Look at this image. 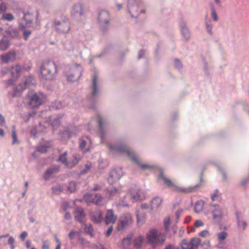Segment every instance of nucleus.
<instances>
[{"label": "nucleus", "instance_id": "1", "mask_svg": "<svg viewBox=\"0 0 249 249\" xmlns=\"http://www.w3.org/2000/svg\"><path fill=\"white\" fill-rule=\"evenodd\" d=\"M108 147L111 152H116L127 155L134 163L138 165L143 170H151L153 168V165L148 164H143L141 160L136 156L133 151L125 145H113L111 144H109Z\"/></svg>", "mask_w": 249, "mask_h": 249}, {"label": "nucleus", "instance_id": "2", "mask_svg": "<svg viewBox=\"0 0 249 249\" xmlns=\"http://www.w3.org/2000/svg\"><path fill=\"white\" fill-rule=\"evenodd\" d=\"M40 73L42 79L46 80L53 79L57 73V68L54 62L52 60L43 62L40 67Z\"/></svg>", "mask_w": 249, "mask_h": 249}, {"label": "nucleus", "instance_id": "3", "mask_svg": "<svg viewBox=\"0 0 249 249\" xmlns=\"http://www.w3.org/2000/svg\"><path fill=\"white\" fill-rule=\"evenodd\" d=\"M148 243L153 247L162 246L166 240L165 236L158 230L153 229L146 234Z\"/></svg>", "mask_w": 249, "mask_h": 249}, {"label": "nucleus", "instance_id": "4", "mask_svg": "<svg viewBox=\"0 0 249 249\" xmlns=\"http://www.w3.org/2000/svg\"><path fill=\"white\" fill-rule=\"evenodd\" d=\"M82 67L77 64L68 66L65 71L68 81L71 83L78 81L82 75Z\"/></svg>", "mask_w": 249, "mask_h": 249}, {"label": "nucleus", "instance_id": "5", "mask_svg": "<svg viewBox=\"0 0 249 249\" xmlns=\"http://www.w3.org/2000/svg\"><path fill=\"white\" fill-rule=\"evenodd\" d=\"M53 27L56 33L59 35H66L71 29L69 20L65 17L55 18L53 21Z\"/></svg>", "mask_w": 249, "mask_h": 249}, {"label": "nucleus", "instance_id": "6", "mask_svg": "<svg viewBox=\"0 0 249 249\" xmlns=\"http://www.w3.org/2000/svg\"><path fill=\"white\" fill-rule=\"evenodd\" d=\"M85 11L82 3L78 2L73 5L71 10V16L75 20L80 21L85 17Z\"/></svg>", "mask_w": 249, "mask_h": 249}, {"label": "nucleus", "instance_id": "7", "mask_svg": "<svg viewBox=\"0 0 249 249\" xmlns=\"http://www.w3.org/2000/svg\"><path fill=\"white\" fill-rule=\"evenodd\" d=\"M28 98L29 99L28 105L31 107H35L40 106L45 100L44 95L41 93L29 94Z\"/></svg>", "mask_w": 249, "mask_h": 249}, {"label": "nucleus", "instance_id": "8", "mask_svg": "<svg viewBox=\"0 0 249 249\" xmlns=\"http://www.w3.org/2000/svg\"><path fill=\"white\" fill-rule=\"evenodd\" d=\"M141 6L140 0H128L127 9L132 18H137L139 13L143 12L142 9L139 10Z\"/></svg>", "mask_w": 249, "mask_h": 249}, {"label": "nucleus", "instance_id": "9", "mask_svg": "<svg viewBox=\"0 0 249 249\" xmlns=\"http://www.w3.org/2000/svg\"><path fill=\"white\" fill-rule=\"evenodd\" d=\"M133 221L132 216L130 213H124L120 217L118 224L117 230L118 231H122L124 229L131 225Z\"/></svg>", "mask_w": 249, "mask_h": 249}, {"label": "nucleus", "instance_id": "10", "mask_svg": "<svg viewBox=\"0 0 249 249\" xmlns=\"http://www.w3.org/2000/svg\"><path fill=\"white\" fill-rule=\"evenodd\" d=\"M110 20V15L107 11L103 10L100 11L98 16V21L103 29H105L109 25Z\"/></svg>", "mask_w": 249, "mask_h": 249}, {"label": "nucleus", "instance_id": "11", "mask_svg": "<svg viewBox=\"0 0 249 249\" xmlns=\"http://www.w3.org/2000/svg\"><path fill=\"white\" fill-rule=\"evenodd\" d=\"M35 81L33 77L31 76L25 77L24 79V83L23 84H20L18 85L16 89V92H19L27 88H30L35 85Z\"/></svg>", "mask_w": 249, "mask_h": 249}, {"label": "nucleus", "instance_id": "12", "mask_svg": "<svg viewBox=\"0 0 249 249\" xmlns=\"http://www.w3.org/2000/svg\"><path fill=\"white\" fill-rule=\"evenodd\" d=\"M123 175V172L122 168L115 169L110 172L107 181L109 183L112 184L119 180Z\"/></svg>", "mask_w": 249, "mask_h": 249}, {"label": "nucleus", "instance_id": "13", "mask_svg": "<svg viewBox=\"0 0 249 249\" xmlns=\"http://www.w3.org/2000/svg\"><path fill=\"white\" fill-rule=\"evenodd\" d=\"M17 53L15 50H11L7 53L0 55L1 64H7L13 62L16 60Z\"/></svg>", "mask_w": 249, "mask_h": 249}, {"label": "nucleus", "instance_id": "14", "mask_svg": "<svg viewBox=\"0 0 249 249\" xmlns=\"http://www.w3.org/2000/svg\"><path fill=\"white\" fill-rule=\"evenodd\" d=\"M85 200L88 202H93L96 205H101L103 200V197L98 194H86L84 196Z\"/></svg>", "mask_w": 249, "mask_h": 249}, {"label": "nucleus", "instance_id": "15", "mask_svg": "<svg viewBox=\"0 0 249 249\" xmlns=\"http://www.w3.org/2000/svg\"><path fill=\"white\" fill-rule=\"evenodd\" d=\"M209 209L211 210L213 219L216 221H220L223 217L222 210L218 205H210Z\"/></svg>", "mask_w": 249, "mask_h": 249}, {"label": "nucleus", "instance_id": "16", "mask_svg": "<svg viewBox=\"0 0 249 249\" xmlns=\"http://www.w3.org/2000/svg\"><path fill=\"white\" fill-rule=\"evenodd\" d=\"M89 217L91 220L96 224L100 223L103 220L102 212L99 210H92L90 213Z\"/></svg>", "mask_w": 249, "mask_h": 249}, {"label": "nucleus", "instance_id": "17", "mask_svg": "<svg viewBox=\"0 0 249 249\" xmlns=\"http://www.w3.org/2000/svg\"><path fill=\"white\" fill-rule=\"evenodd\" d=\"M117 219V216L115 214L112 209H108L107 211L105 219V222L106 225L114 224Z\"/></svg>", "mask_w": 249, "mask_h": 249}, {"label": "nucleus", "instance_id": "18", "mask_svg": "<svg viewBox=\"0 0 249 249\" xmlns=\"http://www.w3.org/2000/svg\"><path fill=\"white\" fill-rule=\"evenodd\" d=\"M179 27L181 35L187 41L189 40L191 36V34L188 28L187 27L186 22L183 19L180 20L179 21Z\"/></svg>", "mask_w": 249, "mask_h": 249}, {"label": "nucleus", "instance_id": "19", "mask_svg": "<svg viewBox=\"0 0 249 249\" xmlns=\"http://www.w3.org/2000/svg\"><path fill=\"white\" fill-rule=\"evenodd\" d=\"M73 214L75 220L81 223L85 222L86 214L83 208L81 207L76 208L73 212Z\"/></svg>", "mask_w": 249, "mask_h": 249}, {"label": "nucleus", "instance_id": "20", "mask_svg": "<svg viewBox=\"0 0 249 249\" xmlns=\"http://www.w3.org/2000/svg\"><path fill=\"white\" fill-rule=\"evenodd\" d=\"M91 142L87 137H83L79 140V147L84 152L89 151Z\"/></svg>", "mask_w": 249, "mask_h": 249}, {"label": "nucleus", "instance_id": "21", "mask_svg": "<svg viewBox=\"0 0 249 249\" xmlns=\"http://www.w3.org/2000/svg\"><path fill=\"white\" fill-rule=\"evenodd\" d=\"M59 170V166H53L50 168L47 169L44 174V178L48 180L52 178L53 174L57 173Z\"/></svg>", "mask_w": 249, "mask_h": 249}, {"label": "nucleus", "instance_id": "22", "mask_svg": "<svg viewBox=\"0 0 249 249\" xmlns=\"http://www.w3.org/2000/svg\"><path fill=\"white\" fill-rule=\"evenodd\" d=\"M19 16L24 19L26 22L27 26L30 27L33 23V19L31 18V14L29 12L25 13L22 11H20L18 13Z\"/></svg>", "mask_w": 249, "mask_h": 249}, {"label": "nucleus", "instance_id": "23", "mask_svg": "<svg viewBox=\"0 0 249 249\" xmlns=\"http://www.w3.org/2000/svg\"><path fill=\"white\" fill-rule=\"evenodd\" d=\"M23 70V67L19 65H16L10 68V71L13 78H18Z\"/></svg>", "mask_w": 249, "mask_h": 249}, {"label": "nucleus", "instance_id": "24", "mask_svg": "<svg viewBox=\"0 0 249 249\" xmlns=\"http://www.w3.org/2000/svg\"><path fill=\"white\" fill-rule=\"evenodd\" d=\"M61 117L59 115H52L49 117L47 121L51 124L53 128H57L60 123Z\"/></svg>", "mask_w": 249, "mask_h": 249}, {"label": "nucleus", "instance_id": "25", "mask_svg": "<svg viewBox=\"0 0 249 249\" xmlns=\"http://www.w3.org/2000/svg\"><path fill=\"white\" fill-rule=\"evenodd\" d=\"M129 194L131 198L135 200H142L144 198V194L140 190H130Z\"/></svg>", "mask_w": 249, "mask_h": 249}, {"label": "nucleus", "instance_id": "26", "mask_svg": "<svg viewBox=\"0 0 249 249\" xmlns=\"http://www.w3.org/2000/svg\"><path fill=\"white\" fill-rule=\"evenodd\" d=\"M98 84V77L96 74H95L92 79L91 82V88L92 92L91 94L93 97H95L99 91V89L97 88Z\"/></svg>", "mask_w": 249, "mask_h": 249}, {"label": "nucleus", "instance_id": "27", "mask_svg": "<svg viewBox=\"0 0 249 249\" xmlns=\"http://www.w3.org/2000/svg\"><path fill=\"white\" fill-rule=\"evenodd\" d=\"M136 217L137 222L142 225L145 221L146 214L142 210H138L136 212Z\"/></svg>", "mask_w": 249, "mask_h": 249}, {"label": "nucleus", "instance_id": "28", "mask_svg": "<svg viewBox=\"0 0 249 249\" xmlns=\"http://www.w3.org/2000/svg\"><path fill=\"white\" fill-rule=\"evenodd\" d=\"M162 200L159 197L154 198L150 202L151 209L155 210L157 209L161 204Z\"/></svg>", "mask_w": 249, "mask_h": 249}, {"label": "nucleus", "instance_id": "29", "mask_svg": "<svg viewBox=\"0 0 249 249\" xmlns=\"http://www.w3.org/2000/svg\"><path fill=\"white\" fill-rule=\"evenodd\" d=\"M10 42L6 38H3L0 40V51H5L10 46Z\"/></svg>", "mask_w": 249, "mask_h": 249}, {"label": "nucleus", "instance_id": "30", "mask_svg": "<svg viewBox=\"0 0 249 249\" xmlns=\"http://www.w3.org/2000/svg\"><path fill=\"white\" fill-rule=\"evenodd\" d=\"M6 32L12 38H16L19 36V32L17 29L10 27Z\"/></svg>", "mask_w": 249, "mask_h": 249}, {"label": "nucleus", "instance_id": "31", "mask_svg": "<svg viewBox=\"0 0 249 249\" xmlns=\"http://www.w3.org/2000/svg\"><path fill=\"white\" fill-rule=\"evenodd\" d=\"M67 152H65L63 153L60 155L59 158L57 159V161L64 164L67 168L69 165V162L67 161Z\"/></svg>", "mask_w": 249, "mask_h": 249}, {"label": "nucleus", "instance_id": "32", "mask_svg": "<svg viewBox=\"0 0 249 249\" xmlns=\"http://www.w3.org/2000/svg\"><path fill=\"white\" fill-rule=\"evenodd\" d=\"M81 160V157L78 154H74L72 156L71 162H69L68 168H71L75 166Z\"/></svg>", "mask_w": 249, "mask_h": 249}, {"label": "nucleus", "instance_id": "33", "mask_svg": "<svg viewBox=\"0 0 249 249\" xmlns=\"http://www.w3.org/2000/svg\"><path fill=\"white\" fill-rule=\"evenodd\" d=\"M201 241L198 238H193L190 241L191 247L189 249H197Z\"/></svg>", "mask_w": 249, "mask_h": 249}, {"label": "nucleus", "instance_id": "34", "mask_svg": "<svg viewBox=\"0 0 249 249\" xmlns=\"http://www.w3.org/2000/svg\"><path fill=\"white\" fill-rule=\"evenodd\" d=\"M19 28L23 31V38L25 40H27L32 33L31 31L29 30H26L25 27L22 24L20 23L18 26Z\"/></svg>", "mask_w": 249, "mask_h": 249}, {"label": "nucleus", "instance_id": "35", "mask_svg": "<svg viewBox=\"0 0 249 249\" xmlns=\"http://www.w3.org/2000/svg\"><path fill=\"white\" fill-rule=\"evenodd\" d=\"M106 192V196L109 198H111L112 196L117 195L118 190L116 188L110 187L107 189Z\"/></svg>", "mask_w": 249, "mask_h": 249}, {"label": "nucleus", "instance_id": "36", "mask_svg": "<svg viewBox=\"0 0 249 249\" xmlns=\"http://www.w3.org/2000/svg\"><path fill=\"white\" fill-rule=\"evenodd\" d=\"M159 178L161 179L167 186L168 187H172L174 186L173 182L169 179L166 178L162 173H160Z\"/></svg>", "mask_w": 249, "mask_h": 249}, {"label": "nucleus", "instance_id": "37", "mask_svg": "<svg viewBox=\"0 0 249 249\" xmlns=\"http://www.w3.org/2000/svg\"><path fill=\"white\" fill-rule=\"evenodd\" d=\"M204 205L203 201L202 200L198 201L196 202L195 206V211L196 213H199L201 212L203 209Z\"/></svg>", "mask_w": 249, "mask_h": 249}, {"label": "nucleus", "instance_id": "38", "mask_svg": "<svg viewBox=\"0 0 249 249\" xmlns=\"http://www.w3.org/2000/svg\"><path fill=\"white\" fill-rule=\"evenodd\" d=\"M211 9V17L215 22H217L218 20V18L215 10L214 5L213 3H210Z\"/></svg>", "mask_w": 249, "mask_h": 249}, {"label": "nucleus", "instance_id": "39", "mask_svg": "<svg viewBox=\"0 0 249 249\" xmlns=\"http://www.w3.org/2000/svg\"><path fill=\"white\" fill-rule=\"evenodd\" d=\"M92 167V164L88 162L85 164L84 166L81 169L80 173L81 174H86L89 172Z\"/></svg>", "mask_w": 249, "mask_h": 249}, {"label": "nucleus", "instance_id": "40", "mask_svg": "<svg viewBox=\"0 0 249 249\" xmlns=\"http://www.w3.org/2000/svg\"><path fill=\"white\" fill-rule=\"evenodd\" d=\"M143 241V237L140 236L137 237L135 241L134 247L137 249H139L141 248L142 244Z\"/></svg>", "mask_w": 249, "mask_h": 249}, {"label": "nucleus", "instance_id": "41", "mask_svg": "<svg viewBox=\"0 0 249 249\" xmlns=\"http://www.w3.org/2000/svg\"><path fill=\"white\" fill-rule=\"evenodd\" d=\"M98 121L101 132V138L102 140L105 135V132L103 130L104 122L103 119L100 116H98Z\"/></svg>", "mask_w": 249, "mask_h": 249}, {"label": "nucleus", "instance_id": "42", "mask_svg": "<svg viewBox=\"0 0 249 249\" xmlns=\"http://www.w3.org/2000/svg\"><path fill=\"white\" fill-rule=\"evenodd\" d=\"M131 236H127L123 240L122 245L124 249H126L128 248L131 243Z\"/></svg>", "mask_w": 249, "mask_h": 249}, {"label": "nucleus", "instance_id": "43", "mask_svg": "<svg viewBox=\"0 0 249 249\" xmlns=\"http://www.w3.org/2000/svg\"><path fill=\"white\" fill-rule=\"evenodd\" d=\"M12 137L13 138V144H18L19 142L17 139L16 131V126L13 125L12 126Z\"/></svg>", "mask_w": 249, "mask_h": 249}, {"label": "nucleus", "instance_id": "44", "mask_svg": "<svg viewBox=\"0 0 249 249\" xmlns=\"http://www.w3.org/2000/svg\"><path fill=\"white\" fill-rule=\"evenodd\" d=\"M228 236V233L225 231H221L217 233V239L219 242L225 240Z\"/></svg>", "mask_w": 249, "mask_h": 249}, {"label": "nucleus", "instance_id": "45", "mask_svg": "<svg viewBox=\"0 0 249 249\" xmlns=\"http://www.w3.org/2000/svg\"><path fill=\"white\" fill-rule=\"evenodd\" d=\"M180 246L182 249H189L191 247L190 241L183 239L180 243Z\"/></svg>", "mask_w": 249, "mask_h": 249}, {"label": "nucleus", "instance_id": "46", "mask_svg": "<svg viewBox=\"0 0 249 249\" xmlns=\"http://www.w3.org/2000/svg\"><path fill=\"white\" fill-rule=\"evenodd\" d=\"M1 18L4 20L11 21L14 19V17L11 13H6L2 15Z\"/></svg>", "mask_w": 249, "mask_h": 249}, {"label": "nucleus", "instance_id": "47", "mask_svg": "<svg viewBox=\"0 0 249 249\" xmlns=\"http://www.w3.org/2000/svg\"><path fill=\"white\" fill-rule=\"evenodd\" d=\"M237 222L238 227L239 229H242V230H244L246 229L247 226V223L242 219H239Z\"/></svg>", "mask_w": 249, "mask_h": 249}, {"label": "nucleus", "instance_id": "48", "mask_svg": "<svg viewBox=\"0 0 249 249\" xmlns=\"http://www.w3.org/2000/svg\"><path fill=\"white\" fill-rule=\"evenodd\" d=\"M205 25L208 33L210 35H212L213 34L212 29L213 28V24H212L209 21H206Z\"/></svg>", "mask_w": 249, "mask_h": 249}, {"label": "nucleus", "instance_id": "49", "mask_svg": "<svg viewBox=\"0 0 249 249\" xmlns=\"http://www.w3.org/2000/svg\"><path fill=\"white\" fill-rule=\"evenodd\" d=\"M68 190L70 193L74 192L76 189V184L74 182H70L68 186Z\"/></svg>", "mask_w": 249, "mask_h": 249}, {"label": "nucleus", "instance_id": "50", "mask_svg": "<svg viewBox=\"0 0 249 249\" xmlns=\"http://www.w3.org/2000/svg\"><path fill=\"white\" fill-rule=\"evenodd\" d=\"M53 107L56 109H60L64 107L60 101H55L53 105Z\"/></svg>", "mask_w": 249, "mask_h": 249}, {"label": "nucleus", "instance_id": "51", "mask_svg": "<svg viewBox=\"0 0 249 249\" xmlns=\"http://www.w3.org/2000/svg\"><path fill=\"white\" fill-rule=\"evenodd\" d=\"M249 178L242 179L239 183L240 185L242 187H245L249 181Z\"/></svg>", "mask_w": 249, "mask_h": 249}, {"label": "nucleus", "instance_id": "52", "mask_svg": "<svg viewBox=\"0 0 249 249\" xmlns=\"http://www.w3.org/2000/svg\"><path fill=\"white\" fill-rule=\"evenodd\" d=\"M6 10H7L6 4L4 2H2L1 3H0V14L5 12Z\"/></svg>", "mask_w": 249, "mask_h": 249}, {"label": "nucleus", "instance_id": "53", "mask_svg": "<svg viewBox=\"0 0 249 249\" xmlns=\"http://www.w3.org/2000/svg\"><path fill=\"white\" fill-rule=\"evenodd\" d=\"M52 190L53 193L58 194L61 191V187L59 185L53 187Z\"/></svg>", "mask_w": 249, "mask_h": 249}, {"label": "nucleus", "instance_id": "54", "mask_svg": "<svg viewBox=\"0 0 249 249\" xmlns=\"http://www.w3.org/2000/svg\"><path fill=\"white\" fill-rule=\"evenodd\" d=\"M175 67L178 70H180L182 67V64L179 60H175Z\"/></svg>", "mask_w": 249, "mask_h": 249}, {"label": "nucleus", "instance_id": "55", "mask_svg": "<svg viewBox=\"0 0 249 249\" xmlns=\"http://www.w3.org/2000/svg\"><path fill=\"white\" fill-rule=\"evenodd\" d=\"M78 233L76 231H71L69 234V237L70 239L72 240L74 238L75 235L78 234Z\"/></svg>", "mask_w": 249, "mask_h": 249}, {"label": "nucleus", "instance_id": "56", "mask_svg": "<svg viewBox=\"0 0 249 249\" xmlns=\"http://www.w3.org/2000/svg\"><path fill=\"white\" fill-rule=\"evenodd\" d=\"M199 236L203 237H208L210 234L209 232L207 230H204L200 232L199 234Z\"/></svg>", "mask_w": 249, "mask_h": 249}, {"label": "nucleus", "instance_id": "57", "mask_svg": "<svg viewBox=\"0 0 249 249\" xmlns=\"http://www.w3.org/2000/svg\"><path fill=\"white\" fill-rule=\"evenodd\" d=\"M170 219L169 217L166 218L164 220V227H165V229H166V230H167L170 225Z\"/></svg>", "mask_w": 249, "mask_h": 249}, {"label": "nucleus", "instance_id": "58", "mask_svg": "<svg viewBox=\"0 0 249 249\" xmlns=\"http://www.w3.org/2000/svg\"><path fill=\"white\" fill-rule=\"evenodd\" d=\"M203 249H208L210 247V242L209 241L204 242L201 245Z\"/></svg>", "mask_w": 249, "mask_h": 249}, {"label": "nucleus", "instance_id": "59", "mask_svg": "<svg viewBox=\"0 0 249 249\" xmlns=\"http://www.w3.org/2000/svg\"><path fill=\"white\" fill-rule=\"evenodd\" d=\"M113 231V226H110L107 229V231L106 232V236L108 237H109L111 233H112Z\"/></svg>", "mask_w": 249, "mask_h": 249}, {"label": "nucleus", "instance_id": "60", "mask_svg": "<svg viewBox=\"0 0 249 249\" xmlns=\"http://www.w3.org/2000/svg\"><path fill=\"white\" fill-rule=\"evenodd\" d=\"M37 151L41 153H46L47 152V147L44 146H41L37 148Z\"/></svg>", "mask_w": 249, "mask_h": 249}, {"label": "nucleus", "instance_id": "61", "mask_svg": "<svg viewBox=\"0 0 249 249\" xmlns=\"http://www.w3.org/2000/svg\"><path fill=\"white\" fill-rule=\"evenodd\" d=\"M118 206H127L128 205L126 201H124V200H120L117 204Z\"/></svg>", "mask_w": 249, "mask_h": 249}, {"label": "nucleus", "instance_id": "62", "mask_svg": "<svg viewBox=\"0 0 249 249\" xmlns=\"http://www.w3.org/2000/svg\"><path fill=\"white\" fill-rule=\"evenodd\" d=\"M27 235H28V233L27 231H23L20 235V238L22 240L24 241L25 240V238L27 236Z\"/></svg>", "mask_w": 249, "mask_h": 249}, {"label": "nucleus", "instance_id": "63", "mask_svg": "<svg viewBox=\"0 0 249 249\" xmlns=\"http://www.w3.org/2000/svg\"><path fill=\"white\" fill-rule=\"evenodd\" d=\"M42 249H49V244L48 242L44 241L43 243Z\"/></svg>", "mask_w": 249, "mask_h": 249}, {"label": "nucleus", "instance_id": "64", "mask_svg": "<svg viewBox=\"0 0 249 249\" xmlns=\"http://www.w3.org/2000/svg\"><path fill=\"white\" fill-rule=\"evenodd\" d=\"M165 249H178V248L172 244H169L166 246Z\"/></svg>", "mask_w": 249, "mask_h": 249}]
</instances>
